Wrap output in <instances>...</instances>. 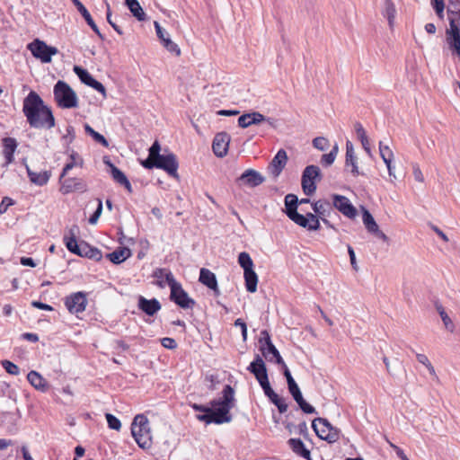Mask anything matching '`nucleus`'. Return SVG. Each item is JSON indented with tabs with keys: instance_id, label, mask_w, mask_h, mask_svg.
Returning <instances> with one entry per match:
<instances>
[{
	"instance_id": "1",
	"label": "nucleus",
	"mask_w": 460,
	"mask_h": 460,
	"mask_svg": "<svg viewBox=\"0 0 460 460\" xmlns=\"http://www.w3.org/2000/svg\"><path fill=\"white\" fill-rule=\"evenodd\" d=\"M22 112L31 128L50 129L55 126L51 109L45 105L40 96L33 91L24 98Z\"/></svg>"
},
{
	"instance_id": "2",
	"label": "nucleus",
	"mask_w": 460,
	"mask_h": 460,
	"mask_svg": "<svg viewBox=\"0 0 460 460\" xmlns=\"http://www.w3.org/2000/svg\"><path fill=\"white\" fill-rule=\"evenodd\" d=\"M234 391L230 385H226L222 392V397L213 400L210 404V411L208 414L197 415V419L207 424H223L231 421L230 410L234 406Z\"/></svg>"
},
{
	"instance_id": "3",
	"label": "nucleus",
	"mask_w": 460,
	"mask_h": 460,
	"mask_svg": "<svg viewBox=\"0 0 460 460\" xmlns=\"http://www.w3.org/2000/svg\"><path fill=\"white\" fill-rule=\"evenodd\" d=\"M78 226H73L69 229V234L64 236V243L66 249L78 256L94 258L100 260L102 257L101 252L97 248H93L85 242L77 243L76 234L78 233Z\"/></svg>"
},
{
	"instance_id": "4",
	"label": "nucleus",
	"mask_w": 460,
	"mask_h": 460,
	"mask_svg": "<svg viewBox=\"0 0 460 460\" xmlns=\"http://www.w3.org/2000/svg\"><path fill=\"white\" fill-rule=\"evenodd\" d=\"M450 28L447 31V41L460 58V4L450 3L447 7Z\"/></svg>"
},
{
	"instance_id": "5",
	"label": "nucleus",
	"mask_w": 460,
	"mask_h": 460,
	"mask_svg": "<svg viewBox=\"0 0 460 460\" xmlns=\"http://www.w3.org/2000/svg\"><path fill=\"white\" fill-rule=\"evenodd\" d=\"M131 434L143 449L150 448L152 446V434L148 419L143 414H137L131 423Z\"/></svg>"
},
{
	"instance_id": "6",
	"label": "nucleus",
	"mask_w": 460,
	"mask_h": 460,
	"mask_svg": "<svg viewBox=\"0 0 460 460\" xmlns=\"http://www.w3.org/2000/svg\"><path fill=\"white\" fill-rule=\"evenodd\" d=\"M54 100L61 109H74L78 107L76 93L64 81H58L53 88Z\"/></svg>"
},
{
	"instance_id": "7",
	"label": "nucleus",
	"mask_w": 460,
	"mask_h": 460,
	"mask_svg": "<svg viewBox=\"0 0 460 460\" xmlns=\"http://www.w3.org/2000/svg\"><path fill=\"white\" fill-rule=\"evenodd\" d=\"M238 263L243 270L246 290L250 293L257 291L258 276L253 270V261L249 253L243 252L238 255Z\"/></svg>"
},
{
	"instance_id": "8",
	"label": "nucleus",
	"mask_w": 460,
	"mask_h": 460,
	"mask_svg": "<svg viewBox=\"0 0 460 460\" xmlns=\"http://www.w3.org/2000/svg\"><path fill=\"white\" fill-rule=\"evenodd\" d=\"M247 370L254 375L258 383L261 386L265 395L268 397L273 392V389L270 386L266 365L260 355H256L254 360L251 362Z\"/></svg>"
},
{
	"instance_id": "9",
	"label": "nucleus",
	"mask_w": 460,
	"mask_h": 460,
	"mask_svg": "<svg viewBox=\"0 0 460 460\" xmlns=\"http://www.w3.org/2000/svg\"><path fill=\"white\" fill-rule=\"evenodd\" d=\"M312 428L319 438L328 443H334L340 438V430L324 418L314 419L312 421Z\"/></svg>"
},
{
	"instance_id": "10",
	"label": "nucleus",
	"mask_w": 460,
	"mask_h": 460,
	"mask_svg": "<svg viewBox=\"0 0 460 460\" xmlns=\"http://www.w3.org/2000/svg\"><path fill=\"white\" fill-rule=\"evenodd\" d=\"M28 49L35 58L40 59L42 63H50L52 56L58 53V49L56 47L49 46L39 39L31 42L28 45Z\"/></svg>"
},
{
	"instance_id": "11",
	"label": "nucleus",
	"mask_w": 460,
	"mask_h": 460,
	"mask_svg": "<svg viewBox=\"0 0 460 460\" xmlns=\"http://www.w3.org/2000/svg\"><path fill=\"white\" fill-rule=\"evenodd\" d=\"M320 168L316 165H308L302 174V189L305 195L310 196L316 190V181H320Z\"/></svg>"
},
{
	"instance_id": "12",
	"label": "nucleus",
	"mask_w": 460,
	"mask_h": 460,
	"mask_svg": "<svg viewBox=\"0 0 460 460\" xmlns=\"http://www.w3.org/2000/svg\"><path fill=\"white\" fill-rule=\"evenodd\" d=\"M170 298L179 306L184 309L192 308L195 301L189 296L187 292L182 288L181 283L176 281L171 288Z\"/></svg>"
},
{
	"instance_id": "13",
	"label": "nucleus",
	"mask_w": 460,
	"mask_h": 460,
	"mask_svg": "<svg viewBox=\"0 0 460 460\" xmlns=\"http://www.w3.org/2000/svg\"><path fill=\"white\" fill-rule=\"evenodd\" d=\"M65 305L71 314L83 313L87 305L86 295L84 292H75L65 298Z\"/></svg>"
},
{
	"instance_id": "14",
	"label": "nucleus",
	"mask_w": 460,
	"mask_h": 460,
	"mask_svg": "<svg viewBox=\"0 0 460 460\" xmlns=\"http://www.w3.org/2000/svg\"><path fill=\"white\" fill-rule=\"evenodd\" d=\"M332 199L333 207L343 216L350 219L356 217L357 209L347 197L340 194H333Z\"/></svg>"
},
{
	"instance_id": "15",
	"label": "nucleus",
	"mask_w": 460,
	"mask_h": 460,
	"mask_svg": "<svg viewBox=\"0 0 460 460\" xmlns=\"http://www.w3.org/2000/svg\"><path fill=\"white\" fill-rule=\"evenodd\" d=\"M155 168L163 169L170 176L173 178H178V162L175 155L172 153H169L167 155H163L160 157L156 158Z\"/></svg>"
},
{
	"instance_id": "16",
	"label": "nucleus",
	"mask_w": 460,
	"mask_h": 460,
	"mask_svg": "<svg viewBox=\"0 0 460 460\" xmlns=\"http://www.w3.org/2000/svg\"><path fill=\"white\" fill-rule=\"evenodd\" d=\"M230 143V136L226 132L218 133L215 136L212 149L217 157L226 155Z\"/></svg>"
},
{
	"instance_id": "17",
	"label": "nucleus",
	"mask_w": 460,
	"mask_h": 460,
	"mask_svg": "<svg viewBox=\"0 0 460 460\" xmlns=\"http://www.w3.org/2000/svg\"><path fill=\"white\" fill-rule=\"evenodd\" d=\"M288 162V155L284 149L278 151L269 165V172L273 178H278Z\"/></svg>"
},
{
	"instance_id": "18",
	"label": "nucleus",
	"mask_w": 460,
	"mask_h": 460,
	"mask_svg": "<svg viewBox=\"0 0 460 460\" xmlns=\"http://www.w3.org/2000/svg\"><path fill=\"white\" fill-rule=\"evenodd\" d=\"M345 168H350V172L354 177L361 174L353 144L349 140L346 142Z\"/></svg>"
},
{
	"instance_id": "19",
	"label": "nucleus",
	"mask_w": 460,
	"mask_h": 460,
	"mask_svg": "<svg viewBox=\"0 0 460 460\" xmlns=\"http://www.w3.org/2000/svg\"><path fill=\"white\" fill-rule=\"evenodd\" d=\"M298 199L294 194H288L285 197L286 214L294 223L296 220L302 222V215L297 212Z\"/></svg>"
},
{
	"instance_id": "20",
	"label": "nucleus",
	"mask_w": 460,
	"mask_h": 460,
	"mask_svg": "<svg viewBox=\"0 0 460 460\" xmlns=\"http://www.w3.org/2000/svg\"><path fill=\"white\" fill-rule=\"evenodd\" d=\"M237 181L240 184H244L253 188L261 185L264 181V178L255 170L248 169L238 178Z\"/></svg>"
},
{
	"instance_id": "21",
	"label": "nucleus",
	"mask_w": 460,
	"mask_h": 460,
	"mask_svg": "<svg viewBox=\"0 0 460 460\" xmlns=\"http://www.w3.org/2000/svg\"><path fill=\"white\" fill-rule=\"evenodd\" d=\"M137 306L149 316H153L161 309V304L156 298L146 299L142 296L138 297Z\"/></svg>"
},
{
	"instance_id": "22",
	"label": "nucleus",
	"mask_w": 460,
	"mask_h": 460,
	"mask_svg": "<svg viewBox=\"0 0 460 460\" xmlns=\"http://www.w3.org/2000/svg\"><path fill=\"white\" fill-rule=\"evenodd\" d=\"M153 277L156 279V285L162 288L166 286L171 288L176 283L172 271L168 269H156L153 273Z\"/></svg>"
},
{
	"instance_id": "23",
	"label": "nucleus",
	"mask_w": 460,
	"mask_h": 460,
	"mask_svg": "<svg viewBox=\"0 0 460 460\" xmlns=\"http://www.w3.org/2000/svg\"><path fill=\"white\" fill-rule=\"evenodd\" d=\"M266 120V117L258 111L245 113L238 118V126L246 128L252 125L260 124Z\"/></svg>"
},
{
	"instance_id": "24",
	"label": "nucleus",
	"mask_w": 460,
	"mask_h": 460,
	"mask_svg": "<svg viewBox=\"0 0 460 460\" xmlns=\"http://www.w3.org/2000/svg\"><path fill=\"white\" fill-rule=\"evenodd\" d=\"M60 181H61L60 191L63 194H67V193H70V192H73L75 190H79V191L86 190L85 183L83 181H81L80 179L67 178V179H65L64 181H62V179H61Z\"/></svg>"
},
{
	"instance_id": "25",
	"label": "nucleus",
	"mask_w": 460,
	"mask_h": 460,
	"mask_svg": "<svg viewBox=\"0 0 460 460\" xmlns=\"http://www.w3.org/2000/svg\"><path fill=\"white\" fill-rule=\"evenodd\" d=\"M260 350L266 360L270 362L275 361L277 364L285 366L282 357L272 342L268 345L260 346Z\"/></svg>"
},
{
	"instance_id": "26",
	"label": "nucleus",
	"mask_w": 460,
	"mask_h": 460,
	"mask_svg": "<svg viewBox=\"0 0 460 460\" xmlns=\"http://www.w3.org/2000/svg\"><path fill=\"white\" fill-rule=\"evenodd\" d=\"M199 281L208 288L212 289L215 295L218 296L220 294L216 275L211 270L205 268L201 269L199 273Z\"/></svg>"
},
{
	"instance_id": "27",
	"label": "nucleus",
	"mask_w": 460,
	"mask_h": 460,
	"mask_svg": "<svg viewBox=\"0 0 460 460\" xmlns=\"http://www.w3.org/2000/svg\"><path fill=\"white\" fill-rule=\"evenodd\" d=\"M288 391L291 394V395L293 396L294 400L298 404V406L300 407V409L305 413L309 414V413L315 412L314 407H313L311 404L306 402L305 400L304 399L302 393L300 391V388L298 387L297 385L288 387Z\"/></svg>"
},
{
	"instance_id": "28",
	"label": "nucleus",
	"mask_w": 460,
	"mask_h": 460,
	"mask_svg": "<svg viewBox=\"0 0 460 460\" xmlns=\"http://www.w3.org/2000/svg\"><path fill=\"white\" fill-rule=\"evenodd\" d=\"M17 148V141L13 137H4L3 139V155L5 160V165L12 164L14 160V152Z\"/></svg>"
},
{
	"instance_id": "29",
	"label": "nucleus",
	"mask_w": 460,
	"mask_h": 460,
	"mask_svg": "<svg viewBox=\"0 0 460 460\" xmlns=\"http://www.w3.org/2000/svg\"><path fill=\"white\" fill-rule=\"evenodd\" d=\"M110 168H111V177L113 178V180L118 182L119 184L122 185L125 187V189L129 192L131 193L133 190H132V186L129 182V181L128 180V178L126 177V175L124 174L123 172H121L119 168H117L115 165H113L110 162H107L106 163Z\"/></svg>"
},
{
	"instance_id": "30",
	"label": "nucleus",
	"mask_w": 460,
	"mask_h": 460,
	"mask_svg": "<svg viewBox=\"0 0 460 460\" xmlns=\"http://www.w3.org/2000/svg\"><path fill=\"white\" fill-rule=\"evenodd\" d=\"M295 224L310 231H316L320 228L319 218L313 213H307L305 216L302 215V222L296 220Z\"/></svg>"
},
{
	"instance_id": "31",
	"label": "nucleus",
	"mask_w": 460,
	"mask_h": 460,
	"mask_svg": "<svg viewBox=\"0 0 460 460\" xmlns=\"http://www.w3.org/2000/svg\"><path fill=\"white\" fill-rule=\"evenodd\" d=\"M74 4L76 6L78 12L82 14V16L84 18L87 24L92 28V30L101 38L102 39V34L99 31L97 25L95 24L94 21L93 20L90 13L88 10L84 7V5L79 1V0H72Z\"/></svg>"
},
{
	"instance_id": "32",
	"label": "nucleus",
	"mask_w": 460,
	"mask_h": 460,
	"mask_svg": "<svg viewBox=\"0 0 460 460\" xmlns=\"http://www.w3.org/2000/svg\"><path fill=\"white\" fill-rule=\"evenodd\" d=\"M288 443L292 451L297 456L306 460H311L310 451L305 448L304 442L300 438H290Z\"/></svg>"
},
{
	"instance_id": "33",
	"label": "nucleus",
	"mask_w": 460,
	"mask_h": 460,
	"mask_svg": "<svg viewBox=\"0 0 460 460\" xmlns=\"http://www.w3.org/2000/svg\"><path fill=\"white\" fill-rule=\"evenodd\" d=\"M26 170L28 176L30 178V181L38 186H43L48 183L50 173L47 171H41L39 172H33L30 169L28 165H26Z\"/></svg>"
},
{
	"instance_id": "34",
	"label": "nucleus",
	"mask_w": 460,
	"mask_h": 460,
	"mask_svg": "<svg viewBox=\"0 0 460 460\" xmlns=\"http://www.w3.org/2000/svg\"><path fill=\"white\" fill-rule=\"evenodd\" d=\"M27 379L29 383L37 390H40L41 392H45L48 389V383L43 378L41 375H40L38 372L32 370L29 372L27 375Z\"/></svg>"
},
{
	"instance_id": "35",
	"label": "nucleus",
	"mask_w": 460,
	"mask_h": 460,
	"mask_svg": "<svg viewBox=\"0 0 460 460\" xmlns=\"http://www.w3.org/2000/svg\"><path fill=\"white\" fill-rule=\"evenodd\" d=\"M84 164L83 158L75 150H71L69 154V161L63 168V172L60 175V180L63 179L66 174L74 167H82Z\"/></svg>"
},
{
	"instance_id": "36",
	"label": "nucleus",
	"mask_w": 460,
	"mask_h": 460,
	"mask_svg": "<svg viewBox=\"0 0 460 460\" xmlns=\"http://www.w3.org/2000/svg\"><path fill=\"white\" fill-rule=\"evenodd\" d=\"M131 255V251L127 247H119L114 252L108 253L107 258L115 264H119Z\"/></svg>"
},
{
	"instance_id": "37",
	"label": "nucleus",
	"mask_w": 460,
	"mask_h": 460,
	"mask_svg": "<svg viewBox=\"0 0 460 460\" xmlns=\"http://www.w3.org/2000/svg\"><path fill=\"white\" fill-rule=\"evenodd\" d=\"M125 4L133 16L138 21L142 22L146 20V15L137 0H125Z\"/></svg>"
},
{
	"instance_id": "38",
	"label": "nucleus",
	"mask_w": 460,
	"mask_h": 460,
	"mask_svg": "<svg viewBox=\"0 0 460 460\" xmlns=\"http://www.w3.org/2000/svg\"><path fill=\"white\" fill-rule=\"evenodd\" d=\"M382 13L387 19L389 27L393 28L395 22L396 8L391 0L385 1Z\"/></svg>"
},
{
	"instance_id": "39",
	"label": "nucleus",
	"mask_w": 460,
	"mask_h": 460,
	"mask_svg": "<svg viewBox=\"0 0 460 460\" xmlns=\"http://www.w3.org/2000/svg\"><path fill=\"white\" fill-rule=\"evenodd\" d=\"M313 210L320 217L328 216L331 210V204L328 201L318 200L312 204Z\"/></svg>"
},
{
	"instance_id": "40",
	"label": "nucleus",
	"mask_w": 460,
	"mask_h": 460,
	"mask_svg": "<svg viewBox=\"0 0 460 460\" xmlns=\"http://www.w3.org/2000/svg\"><path fill=\"white\" fill-rule=\"evenodd\" d=\"M436 309H437L438 313L439 314L446 329L448 330L449 332H453L455 330V325H454L452 320L450 319V317L448 316V314L446 313L443 305L441 304L437 303Z\"/></svg>"
},
{
	"instance_id": "41",
	"label": "nucleus",
	"mask_w": 460,
	"mask_h": 460,
	"mask_svg": "<svg viewBox=\"0 0 460 460\" xmlns=\"http://www.w3.org/2000/svg\"><path fill=\"white\" fill-rule=\"evenodd\" d=\"M338 152H339V146H338V144L335 143L334 146H332V150L330 151V153L324 154L322 155V158H321L322 164L324 166L332 165L336 159Z\"/></svg>"
},
{
	"instance_id": "42",
	"label": "nucleus",
	"mask_w": 460,
	"mask_h": 460,
	"mask_svg": "<svg viewBox=\"0 0 460 460\" xmlns=\"http://www.w3.org/2000/svg\"><path fill=\"white\" fill-rule=\"evenodd\" d=\"M363 223L369 233H374L379 228L372 215L367 210L363 213Z\"/></svg>"
},
{
	"instance_id": "43",
	"label": "nucleus",
	"mask_w": 460,
	"mask_h": 460,
	"mask_svg": "<svg viewBox=\"0 0 460 460\" xmlns=\"http://www.w3.org/2000/svg\"><path fill=\"white\" fill-rule=\"evenodd\" d=\"M74 72L80 78L81 82L86 85H89L91 84V82L94 79L87 70H85L80 66H75Z\"/></svg>"
},
{
	"instance_id": "44",
	"label": "nucleus",
	"mask_w": 460,
	"mask_h": 460,
	"mask_svg": "<svg viewBox=\"0 0 460 460\" xmlns=\"http://www.w3.org/2000/svg\"><path fill=\"white\" fill-rule=\"evenodd\" d=\"M379 154L384 162L394 159L393 151L387 145H385L382 141L379 142Z\"/></svg>"
},
{
	"instance_id": "45",
	"label": "nucleus",
	"mask_w": 460,
	"mask_h": 460,
	"mask_svg": "<svg viewBox=\"0 0 460 460\" xmlns=\"http://www.w3.org/2000/svg\"><path fill=\"white\" fill-rule=\"evenodd\" d=\"M105 418L110 429L114 430H119L121 428L120 420L111 413H106Z\"/></svg>"
},
{
	"instance_id": "46",
	"label": "nucleus",
	"mask_w": 460,
	"mask_h": 460,
	"mask_svg": "<svg viewBox=\"0 0 460 460\" xmlns=\"http://www.w3.org/2000/svg\"><path fill=\"white\" fill-rule=\"evenodd\" d=\"M417 360L424 365L427 369L429 370V374L432 376H436V371L434 367L431 365L430 361L429 360L428 357L424 354H417L416 355Z\"/></svg>"
},
{
	"instance_id": "47",
	"label": "nucleus",
	"mask_w": 460,
	"mask_h": 460,
	"mask_svg": "<svg viewBox=\"0 0 460 460\" xmlns=\"http://www.w3.org/2000/svg\"><path fill=\"white\" fill-rule=\"evenodd\" d=\"M2 366L4 368V370L10 375L18 376L20 374V368L18 367V366H16L15 364L9 360H3Z\"/></svg>"
},
{
	"instance_id": "48",
	"label": "nucleus",
	"mask_w": 460,
	"mask_h": 460,
	"mask_svg": "<svg viewBox=\"0 0 460 460\" xmlns=\"http://www.w3.org/2000/svg\"><path fill=\"white\" fill-rule=\"evenodd\" d=\"M164 47L170 51L171 53H173L177 56L181 54V49L178 47L177 44H175L173 41L171 40L170 37H166V40L163 42Z\"/></svg>"
},
{
	"instance_id": "49",
	"label": "nucleus",
	"mask_w": 460,
	"mask_h": 460,
	"mask_svg": "<svg viewBox=\"0 0 460 460\" xmlns=\"http://www.w3.org/2000/svg\"><path fill=\"white\" fill-rule=\"evenodd\" d=\"M313 146L318 150L324 151L329 146V141L323 137H317L313 140Z\"/></svg>"
},
{
	"instance_id": "50",
	"label": "nucleus",
	"mask_w": 460,
	"mask_h": 460,
	"mask_svg": "<svg viewBox=\"0 0 460 460\" xmlns=\"http://www.w3.org/2000/svg\"><path fill=\"white\" fill-rule=\"evenodd\" d=\"M102 212V200L99 199L97 208L94 211V213L90 217L89 223L91 225H95L97 223L99 217H101Z\"/></svg>"
},
{
	"instance_id": "51",
	"label": "nucleus",
	"mask_w": 460,
	"mask_h": 460,
	"mask_svg": "<svg viewBox=\"0 0 460 460\" xmlns=\"http://www.w3.org/2000/svg\"><path fill=\"white\" fill-rule=\"evenodd\" d=\"M412 174L416 181L424 182V175L418 164H412Z\"/></svg>"
},
{
	"instance_id": "52",
	"label": "nucleus",
	"mask_w": 460,
	"mask_h": 460,
	"mask_svg": "<svg viewBox=\"0 0 460 460\" xmlns=\"http://www.w3.org/2000/svg\"><path fill=\"white\" fill-rule=\"evenodd\" d=\"M155 31L159 40L163 42L166 40V37H170L169 33L161 27L158 22H154Z\"/></svg>"
},
{
	"instance_id": "53",
	"label": "nucleus",
	"mask_w": 460,
	"mask_h": 460,
	"mask_svg": "<svg viewBox=\"0 0 460 460\" xmlns=\"http://www.w3.org/2000/svg\"><path fill=\"white\" fill-rule=\"evenodd\" d=\"M161 146L158 141H155L151 147L149 148V155L152 158H158L162 155L160 154Z\"/></svg>"
},
{
	"instance_id": "54",
	"label": "nucleus",
	"mask_w": 460,
	"mask_h": 460,
	"mask_svg": "<svg viewBox=\"0 0 460 460\" xmlns=\"http://www.w3.org/2000/svg\"><path fill=\"white\" fill-rule=\"evenodd\" d=\"M234 326L241 329L243 341H245L247 340V326L246 323L241 319L238 318L234 321Z\"/></svg>"
},
{
	"instance_id": "55",
	"label": "nucleus",
	"mask_w": 460,
	"mask_h": 460,
	"mask_svg": "<svg viewBox=\"0 0 460 460\" xmlns=\"http://www.w3.org/2000/svg\"><path fill=\"white\" fill-rule=\"evenodd\" d=\"M66 134L63 136V139L66 140L68 144H71L75 137V131L74 127L68 126L66 129Z\"/></svg>"
},
{
	"instance_id": "56",
	"label": "nucleus",
	"mask_w": 460,
	"mask_h": 460,
	"mask_svg": "<svg viewBox=\"0 0 460 460\" xmlns=\"http://www.w3.org/2000/svg\"><path fill=\"white\" fill-rule=\"evenodd\" d=\"M88 86H90V87L93 88L94 90H96L97 92L101 93L103 97L106 96L105 87L99 81L93 79Z\"/></svg>"
},
{
	"instance_id": "57",
	"label": "nucleus",
	"mask_w": 460,
	"mask_h": 460,
	"mask_svg": "<svg viewBox=\"0 0 460 460\" xmlns=\"http://www.w3.org/2000/svg\"><path fill=\"white\" fill-rule=\"evenodd\" d=\"M105 4H106V7H107V21H108V22L111 25V27L119 34H122V31L119 29V27L118 25H116V23L112 22V21H111V11L110 4L108 2H105Z\"/></svg>"
},
{
	"instance_id": "58",
	"label": "nucleus",
	"mask_w": 460,
	"mask_h": 460,
	"mask_svg": "<svg viewBox=\"0 0 460 460\" xmlns=\"http://www.w3.org/2000/svg\"><path fill=\"white\" fill-rule=\"evenodd\" d=\"M161 343L164 348L170 349H173L177 347V343H176L175 340L172 338H169V337L163 338L161 340Z\"/></svg>"
},
{
	"instance_id": "59",
	"label": "nucleus",
	"mask_w": 460,
	"mask_h": 460,
	"mask_svg": "<svg viewBox=\"0 0 460 460\" xmlns=\"http://www.w3.org/2000/svg\"><path fill=\"white\" fill-rule=\"evenodd\" d=\"M282 367L284 368V376L287 378L288 387H291V386L297 385L296 383V381L294 380V378L292 377L291 373H290L289 369L288 368L287 365L285 364V366H282Z\"/></svg>"
},
{
	"instance_id": "60",
	"label": "nucleus",
	"mask_w": 460,
	"mask_h": 460,
	"mask_svg": "<svg viewBox=\"0 0 460 460\" xmlns=\"http://www.w3.org/2000/svg\"><path fill=\"white\" fill-rule=\"evenodd\" d=\"M13 205L12 199L4 197L0 203V214H4L7 211L8 208Z\"/></svg>"
},
{
	"instance_id": "61",
	"label": "nucleus",
	"mask_w": 460,
	"mask_h": 460,
	"mask_svg": "<svg viewBox=\"0 0 460 460\" xmlns=\"http://www.w3.org/2000/svg\"><path fill=\"white\" fill-rule=\"evenodd\" d=\"M270 336L268 332V331L263 330L261 332V337L259 339L260 345H268L269 343H271Z\"/></svg>"
},
{
	"instance_id": "62",
	"label": "nucleus",
	"mask_w": 460,
	"mask_h": 460,
	"mask_svg": "<svg viewBox=\"0 0 460 460\" xmlns=\"http://www.w3.org/2000/svg\"><path fill=\"white\" fill-rule=\"evenodd\" d=\"M275 405L280 413H284L288 411V406L284 398L279 397V399L275 402Z\"/></svg>"
},
{
	"instance_id": "63",
	"label": "nucleus",
	"mask_w": 460,
	"mask_h": 460,
	"mask_svg": "<svg viewBox=\"0 0 460 460\" xmlns=\"http://www.w3.org/2000/svg\"><path fill=\"white\" fill-rule=\"evenodd\" d=\"M433 7L438 15L441 16L445 7L443 0H433Z\"/></svg>"
},
{
	"instance_id": "64",
	"label": "nucleus",
	"mask_w": 460,
	"mask_h": 460,
	"mask_svg": "<svg viewBox=\"0 0 460 460\" xmlns=\"http://www.w3.org/2000/svg\"><path fill=\"white\" fill-rule=\"evenodd\" d=\"M97 143L101 144L102 146L107 147L109 146L108 141L106 138L100 133L96 131L94 135L92 137Z\"/></svg>"
}]
</instances>
